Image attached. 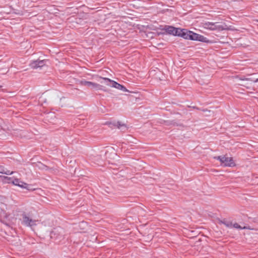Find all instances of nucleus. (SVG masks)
<instances>
[{"label":"nucleus","mask_w":258,"mask_h":258,"mask_svg":"<svg viewBox=\"0 0 258 258\" xmlns=\"http://www.w3.org/2000/svg\"><path fill=\"white\" fill-rule=\"evenodd\" d=\"M46 60H40L39 59L33 60L30 63V66L33 69L41 68L45 64Z\"/></svg>","instance_id":"39448f33"},{"label":"nucleus","mask_w":258,"mask_h":258,"mask_svg":"<svg viewBox=\"0 0 258 258\" xmlns=\"http://www.w3.org/2000/svg\"><path fill=\"white\" fill-rule=\"evenodd\" d=\"M111 87L116 88L118 90H122L124 92H130V91L128 90L123 85H121L115 81L113 82V84L111 85Z\"/></svg>","instance_id":"1a4fd4ad"},{"label":"nucleus","mask_w":258,"mask_h":258,"mask_svg":"<svg viewBox=\"0 0 258 258\" xmlns=\"http://www.w3.org/2000/svg\"><path fill=\"white\" fill-rule=\"evenodd\" d=\"M99 78L102 79L104 80L103 83L106 84L107 86H111V85L113 84V82H114V81L112 80L109 78H104L102 77H99ZM101 83H103V82H101Z\"/></svg>","instance_id":"2eb2a0df"},{"label":"nucleus","mask_w":258,"mask_h":258,"mask_svg":"<svg viewBox=\"0 0 258 258\" xmlns=\"http://www.w3.org/2000/svg\"><path fill=\"white\" fill-rule=\"evenodd\" d=\"M164 30L165 32L161 33V34L167 33L170 35H173L174 34V27L172 26H165L164 28L162 29Z\"/></svg>","instance_id":"9d476101"},{"label":"nucleus","mask_w":258,"mask_h":258,"mask_svg":"<svg viewBox=\"0 0 258 258\" xmlns=\"http://www.w3.org/2000/svg\"><path fill=\"white\" fill-rule=\"evenodd\" d=\"M0 173H3L4 172H3V171H0Z\"/></svg>","instance_id":"393cba45"},{"label":"nucleus","mask_w":258,"mask_h":258,"mask_svg":"<svg viewBox=\"0 0 258 258\" xmlns=\"http://www.w3.org/2000/svg\"><path fill=\"white\" fill-rule=\"evenodd\" d=\"M232 227L235 228L236 229H250L249 228H247L246 226H244L243 227H242L240 225H239L237 223H234V224H232Z\"/></svg>","instance_id":"f3484780"},{"label":"nucleus","mask_w":258,"mask_h":258,"mask_svg":"<svg viewBox=\"0 0 258 258\" xmlns=\"http://www.w3.org/2000/svg\"><path fill=\"white\" fill-rule=\"evenodd\" d=\"M218 221L219 224H224L227 227H232V223L231 221H228L225 218L222 220L219 219Z\"/></svg>","instance_id":"4468645a"},{"label":"nucleus","mask_w":258,"mask_h":258,"mask_svg":"<svg viewBox=\"0 0 258 258\" xmlns=\"http://www.w3.org/2000/svg\"><path fill=\"white\" fill-rule=\"evenodd\" d=\"M204 26L205 28L211 30L222 31L227 29V28H226L227 25L225 23H224L223 25H219L218 22L213 23L208 22L205 23Z\"/></svg>","instance_id":"7ed1b4c3"},{"label":"nucleus","mask_w":258,"mask_h":258,"mask_svg":"<svg viewBox=\"0 0 258 258\" xmlns=\"http://www.w3.org/2000/svg\"><path fill=\"white\" fill-rule=\"evenodd\" d=\"M23 221L22 223L27 226H32L35 225V221L27 216L26 214H22Z\"/></svg>","instance_id":"20e7f679"},{"label":"nucleus","mask_w":258,"mask_h":258,"mask_svg":"<svg viewBox=\"0 0 258 258\" xmlns=\"http://www.w3.org/2000/svg\"><path fill=\"white\" fill-rule=\"evenodd\" d=\"M196 41L205 42L206 43H212V41L209 40L207 37H204L203 35L199 34L198 35V37H197V39Z\"/></svg>","instance_id":"f8f14e48"},{"label":"nucleus","mask_w":258,"mask_h":258,"mask_svg":"<svg viewBox=\"0 0 258 258\" xmlns=\"http://www.w3.org/2000/svg\"><path fill=\"white\" fill-rule=\"evenodd\" d=\"M225 157V156H219L214 157V158L215 159L219 160L221 162V165L222 166V163L223 162Z\"/></svg>","instance_id":"a211bd4d"},{"label":"nucleus","mask_w":258,"mask_h":258,"mask_svg":"<svg viewBox=\"0 0 258 258\" xmlns=\"http://www.w3.org/2000/svg\"><path fill=\"white\" fill-rule=\"evenodd\" d=\"M6 211L2 208L0 207V217H6Z\"/></svg>","instance_id":"aec40b11"},{"label":"nucleus","mask_w":258,"mask_h":258,"mask_svg":"<svg viewBox=\"0 0 258 258\" xmlns=\"http://www.w3.org/2000/svg\"><path fill=\"white\" fill-rule=\"evenodd\" d=\"M40 166H39V168H41L42 169H45V170H48L49 167L48 166H47L46 165H44L42 163H40Z\"/></svg>","instance_id":"412c9836"},{"label":"nucleus","mask_w":258,"mask_h":258,"mask_svg":"<svg viewBox=\"0 0 258 258\" xmlns=\"http://www.w3.org/2000/svg\"><path fill=\"white\" fill-rule=\"evenodd\" d=\"M4 173L6 174H11L13 173V172L10 173V171H7V172H4Z\"/></svg>","instance_id":"b1692460"},{"label":"nucleus","mask_w":258,"mask_h":258,"mask_svg":"<svg viewBox=\"0 0 258 258\" xmlns=\"http://www.w3.org/2000/svg\"><path fill=\"white\" fill-rule=\"evenodd\" d=\"M97 90H100L104 92H107V89L104 86L100 85L98 84V86H97V88H96Z\"/></svg>","instance_id":"6ab92c4d"},{"label":"nucleus","mask_w":258,"mask_h":258,"mask_svg":"<svg viewBox=\"0 0 258 258\" xmlns=\"http://www.w3.org/2000/svg\"><path fill=\"white\" fill-rule=\"evenodd\" d=\"M110 127H112V126H116L118 128H120L122 126L126 127L125 124L124 123H121L120 121H117V122H109L107 123Z\"/></svg>","instance_id":"ddd939ff"},{"label":"nucleus","mask_w":258,"mask_h":258,"mask_svg":"<svg viewBox=\"0 0 258 258\" xmlns=\"http://www.w3.org/2000/svg\"><path fill=\"white\" fill-rule=\"evenodd\" d=\"M166 125H172L173 126H183L182 123L176 121L175 120H168L164 121Z\"/></svg>","instance_id":"9b49d317"},{"label":"nucleus","mask_w":258,"mask_h":258,"mask_svg":"<svg viewBox=\"0 0 258 258\" xmlns=\"http://www.w3.org/2000/svg\"><path fill=\"white\" fill-rule=\"evenodd\" d=\"M241 80H247V81H253V82H258V79H256V80H253L251 78H244V79H241Z\"/></svg>","instance_id":"4be33fe9"},{"label":"nucleus","mask_w":258,"mask_h":258,"mask_svg":"<svg viewBox=\"0 0 258 258\" xmlns=\"http://www.w3.org/2000/svg\"><path fill=\"white\" fill-rule=\"evenodd\" d=\"M236 165L232 157H225L222 166L223 167H234Z\"/></svg>","instance_id":"423d86ee"},{"label":"nucleus","mask_w":258,"mask_h":258,"mask_svg":"<svg viewBox=\"0 0 258 258\" xmlns=\"http://www.w3.org/2000/svg\"><path fill=\"white\" fill-rule=\"evenodd\" d=\"M2 86L1 85H0V88L2 87Z\"/></svg>","instance_id":"a878e982"},{"label":"nucleus","mask_w":258,"mask_h":258,"mask_svg":"<svg viewBox=\"0 0 258 258\" xmlns=\"http://www.w3.org/2000/svg\"><path fill=\"white\" fill-rule=\"evenodd\" d=\"M80 85L82 86H87L88 87H91V82L87 81L85 80H81L79 82Z\"/></svg>","instance_id":"dca6fc26"},{"label":"nucleus","mask_w":258,"mask_h":258,"mask_svg":"<svg viewBox=\"0 0 258 258\" xmlns=\"http://www.w3.org/2000/svg\"><path fill=\"white\" fill-rule=\"evenodd\" d=\"M198 34L192 31L188 30L185 32V36L184 39L196 41Z\"/></svg>","instance_id":"6e6552de"},{"label":"nucleus","mask_w":258,"mask_h":258,"mask_svg":"<svg viewBox=\"0 0 258 258\" xmlns=\"http://www.w3.org/2000/svg\"><path fill=\"white\" fill-rule=\"evenodd\" d=\"M187 32L186 29H181L180 28L174 27V36H180L184 38L185 32Z\"/></svg>","instance_id":"0eeeda50"},{"label":"nucleus","mask_w":258,"mask_h":258,"mask_svg":"<svg viewBox=\"0 0 258 258\" xmlns=\"http://www.w3.org/2000/svg\"><path fill=\"white\" fill-rule=\"evenodd\" d=\"M64 235V230L62 228L60 227L53 228L50 233V236L51 239L59 241L63 239Z\"/></svg>","instance_id":"f03ea898"},{"label":"nucleus","mask_w":258,"mask_h":258,"mask_svg":"<svg viewBox=\"0 0 258 258\" xmlns=\"http://www.w3.org/2000/svg\"><path fill=\"white\" fill-rule=\"evenodd\" d=\"M1 180L5 183H12L13 184L20 187L24 189H26L28 190H34L35 188L33 186L28 184L23 181H21L19 179L15 178L14 177H10L8 176H1Z\"/></svg>","instance_id":"f257e3e1"},{"label":"nucleus","mask_w":258,"mask_h":258,"mask_svg":"<svg viewBox=\"0 0 258 258\" xmlns=\"http://www.w3.org/2000/svg\"><path fill=\"white\" fill-rule=\"evenodd\" d=\"M97 86H98V84L91 82V87L96 88H97Z\"/></svg>","instance_id":"5701e85b"}]
</instances>
